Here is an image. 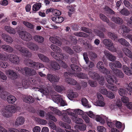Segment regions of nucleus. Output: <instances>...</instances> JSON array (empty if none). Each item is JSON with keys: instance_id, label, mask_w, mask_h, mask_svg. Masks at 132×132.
Returning a JSON list of instances; mask_svg holds the SVG:
<instances>
[{"instance_id": "nucleus-1", "label": "nucleus", "mask_w": 132, "mask_h": 132, "mask_svg": "<svg viewBox=\"0 0 132 132\" xmlns=\"http://www.w3.org/2000/svg\"><path fill=\"white\" fill-rule=\"evenodd\" d=\"M32 83L34 85L39 86V88L36 87H33L32 88V89L35 91H39L43 95H50L51 96L53 101L57 104L60 103L61 106H64L66 105V103L63 100L62 96L60 95H56L55 92L54 91L50 92V93L47 89L45 88L43 85H40V82L39 81L34 80L31 79Z\"/></svg>"}, {"instance_id": "nucleus-2", "label": "nucleus", "mask_w": 132, "mask_h": 132, "mask_svg": "<svg viewBox=\"0 0 132 132\" xmlns=\"http://www.w3.org/2000/svg\"><path fill=\"white\" fill-rule=\"evenodd\" d=\"M21 110L20 107L16 105H9L5 106L4 108L1 109V112L4 117L9 118L12 116V113L19 111Z\"/></svg>"}, {"instance_id": "nucleus-3", "label": "nucleus", "mask_w": 132, "mask_h": 132, "mask_svg": "<svg viewBox=\"0 0 132 132\" xmlns=\"http://www.w3.org/2000/svg\"><path fill=\"white\" fill-rule=\"evenodd\" d=\"M50 47L53 51L56 53V54L54 52H51V55L53 57L57 60H61L64 59L63 55L60 54L61 52V50L59 47L54 44H52L50 46Z\"/></svg>"}, {"instance_id": "nucleus-4", "label": "nucleus", "mask_w": 132, "mask_h": 132, "mask_svg": "<svg viewBox=\"0 0 132 132\" xmlns=\"http://www.w3.org/2000/svg\"><path fill=\"white\" fill-rule=\"evenodd\" d=\"M97 119V121H99L100 123L102 124L105 123V121L107 122V124L108 126L110 128L113 127L114 125V123L115 122L113 123L111 122V120L109 119L107 117H106L103 115L101 116L98 117Z\"/></svg>"}, {"instance_id": "nucleus-5", "label": "nucleus", "mask_w": 132, "mask_h": 132, "mask_svg": "<svg viewBox=\"0 0 132 132\" xmlns=\"http://www.w3.org/2000/svg\"><path fill=\"white\" fill-rule=\"evenodd\" d=\"M25 62L27 65L37 69L44 67L43 64L41 63L33 62L30 59L25 60Z\"/></svg>"}, {"instance_id": "nucleus-6", "label": "nucleus", "mask_w": 132, "mask_h": 132, "mask_svg": "<svg viewBox=\"0 0 132 132\" xmlns=\"http://www.w3.org/2000/svg\"><path fill=\"white\" fill-rule=\"evenodd\" d=\"M103 42L104 44L107 46L109 50L113 52H116V49L114 46L113 43L111 40L105 39L103 40Z\"/></svg>"}, {"instance_id": "nucleus-7", "label": "nucleus", "mask_w": 132, "mask_h": 132, "mask_svg": "<svg viewBox=\"0 0 132 132\" xmlns=\"http://www.w3.org/2000/svg\"><path fill=\"white\" fill-rule=\"evenodd\" d=\"M19 35L22 39L27 41H29L32 39V35L29 32L25 31H20Z\"/></svg>"}, {"instance_id": "nucleus-8", "label": "nucleus", "mask_w": 132, "mask_h": 132, "mask_svg": "<svg viewBox=\"0 0 132 132\" xmlns=\"http://www.w3.org/2000/svg\"><path fill=\"white\" fill-rule=\"evenodd\" d=\"M88 74L92 79H97L100 84H103L104 82V78L102 77L99 78L100 76L98 73L95 72L93 73L92 72H89Z\"/></svg>"}, {"instance_id": "nucleus-9", "label": "nucleus", "mask_w": 132, "mask_h": 132, "mask_svg": "<svg viewBox=\"0 0 132 132\" xmlns=\"http://www.w3.org/2000/svg\"><path fill=\"white\" fill-rule=\"evenodd\" d=\"M14 47L15 48L18 50L19 52L27 54V57H29L31 56V54L28 50L26 48L22 47L20 45L18 44L15 45Z\"/></svg>"}, {"instance_id": "nucleus-10", "label": "nucleus", "mask_w": 132, "mask_h": 132, "mask_svg": "<svg viewBox=\"0 0 132 132\" xmlns=\"http://www.w3.org/2000/svg\"><path fill=\"white\" fill-rule=\"evenodd\" d=\"M7 57L9 60L13 64H17L20 62L19 57L15 54H10Z\"/></svg>"}, {"instance_id": "nucleus-11", "label": "nucleus", "mask_w": 132, "mask_h": 132, "mask_svg": "<svg viewBox=\"0 0 132 132\" xmlns=\"http://www.w3.org/2000/svg\"><path fill=\"white\" fill-rule=\"evenodd\" d=\"M30 82L28 80L23 79L22 81V83L17 82L16 84V87L18 88L23 87L25 88H27L30 85Z\"/></svg>"}, {"instance_id": "nucleus-12", "label": "nucleus", "mask_w": 132, "mask_h": 132, "mask_svg": "<svg viewBox=\"0 0 132 132\" xmlns=\"http://www.w3.org/2000/svg\"><path fill=\"white\" fill-rule=\"evenodd\" d=\"M97 67L103 73L107 75L110 73V71L104 67V64L102 62H99L97 63Z\"/></svg>"}, {"instance_id": "nucleus-13", "label": "nucleus", "mask_w": 132, "mask_h": 132, "mask_svg": "<svg viewBox=\"0 0 132 132\" xmlns=\"http://www.w3.org/2000/svg\"><path fill=\"white\" fill-rule=\"evenodd\" d=\"M56 114L59 116L62 115L63 117L62 120L68 123H70L71 122V120L70 118L67 115L66 113H62L61 111L58 110L57 109L55 113Z\"/></svg>"}, {"instance_id": "nucleus-14", "label": "nucleus", "mask_w": 132, "mask_h": 132, "mask_svg": "<svg viewBox=\"0 0 132 132\" xmlns=\"http://www.w3.org/2000/svg\"><path fill=\"white\" fill-rule=\"evenodd\" d=\"M5 73L9 78L12 79H15L17 78L18 77L16 73L13 70L11 69L6 70Z\"/></svg>"}, {"instance_id": "nucleus-15", "label": "nucleus", "mask_w": 132, "mask_h": 132, "mask_svg": "<svg viewBox=\"0 0 132 132\" xmlns=\"http://www.w3.org/2000/svg\"><path fill=\"white\" fill-rule=\"evenodd\" d=\"M47 79L51 82L54 83L58 82L59 79V77L57 76H53L50 74L47 75Z\"/></svg>"}, {"instance_id": "nucleus-16", "label": "nucleus", "mask_w": 132, "mask_h": 132, "mask_svg": "<svg viewBox=\"0 0 132 132\" xmlns=\"http://www.w3.org/2000/svg\"><path fill=\"white\" fill-rule=\"evenodd\" d=\"M69 76V73L65 72L64 74V77L66 78L65 81L68 83L73 85H75L76 83V81L73 79L67 77Z\"/></svg>"}, {"instance_id": "nucleus-17", "label": "nucleus", "mask_w": 132, "mask_h": 132, "mask_svg": "<svg viewBox=\"0 0 132 132\" xmlns=\"http://www.w3.org/2000/svg\"><path fill=\"white\" fill-rule=\"evenodd\" d=\"M1 48L4 51L11 53L13 51V48L10 46L6 44H4L1 46Z\"/></svg>"}, {"instance_id": "nucleus-18", "label": "nucleus", "mask_w": 132, "mask_h": 132, "mask_svg": "<svg viewBox=\"0 0 132 132\" xmlns=\"http://www.w3.org/2000/svg\"><path fill=\"white\" fill-rule=\"evenodd\" d=\"M2 37L4 40L7 42L11 43L13 42V39L9 35L3 34H2Z\"/></svg>"}, {"instance_id": "nucleus-19", "label": "nucleus", "mask_w": 132, "mask_h": 132, "mask_svg": "<svg viewBox=\"0 0 132 132\" xmlns=\"http://www.w3.org/2000/svg\"><path fill=\"white\" fill-rule=\"evenodd\" d=\"M24 119L23 117L22 116H19L16 120L15 124L17 126L22 125L24 123Z\"/></svg>"}, {"instance_id": "nucleus-20", "label": "nucleus", "mask_w": 132, "mask_h": 132, "mask_svg": "<svg viewBox=\"0 0 132 132\" xmlns=\"http://www.w3.org/2000/svg\"><path fill=\"white\" fill-rule=\"evenodd\" d=\"M21 73L22 74H24L27 76H30L32 75V71L29 68L26 67L21 69L20 70Z\"/></svg>"}, {"instance_id": "nucleus-21", "label": "nucleus", "mask_w": 132, "mask_h": 132, "mask_svg": "<svg viewBox=\"0 0 132 132\" xmlns=\"http://www.w3.org/2000/svg\"><path fill=\"white\" fill-rule=\"evenodd\" d=\"M105 55L107 57L108 59L111 61H113L116 59V57L112 55L111 53L107 50H105L104 52Z\"/></svg>"}, {"instance_id": "nucleus-22", "label": "nucleus", "mask_w": 132, "mask_h": 132, "mask_svg": "<svg viewBox=\"0 0 132 132\" xmlns=\"http://www.w3.org/2000/svg\"><path fill=\"white\" fill-rule=\"evenodd\" d=\"M106 79L108 83L112 84L114 82L116 84L118 82V80L116 78H114V79L112 78V75H107Z\"/></svg>"}, {"instance_id": "nucleus-23", "label": "nucleus", "mask_w": 132, "mask_h": 132, "mask_svg": "<svg viewBox=\"0 0 132 132\" xmlns=\"http://www.w3.org/2000/svg\"><path fill=\"white\" fill-rule=\"evenodd\" d=\"M4 29L6 31L11 34H15L16 32V29L10 26H5Z\"/></svg>"}, {"instance_id": "nucleus-24", "label": "nucleus", "mask_w": 132, "mask_h": 132, "mask_svg": "<svg viewBox=\"0 0 132 132\" xmlns=\"http://www.w3.org/2000/svg\"><path fill=\"white\" fill-rule=\"evenodd\" d=\"M86 113L90 118L92 119H95L96 121L98 122H99V121L97 120L98 117L101 116L103 115H95L93 112L91 111L86 112Z\"/></svg>"}, {"instance_id": "nucleus-25", "label": "nucleus", "mask_w": 132, "mask_h": 132, "mask_svg": "<svg viewBox=\"0 0 132 132\" xmlns=\"http://www.w3.org/2000/svg\"><path fill=\"white\" fill-rule=\"evenodd\" d=\"M27 47L30 49L35 51L37 50L38 48V46L34 43L29 42L27 44Z\"/></svg>"}, {"instance_id": "nucleus-26", "label": "nucleus", "mask_w": 132, "mask_h": 132, "mask_svg": "<svg viewBox=\"0 0 132 132\" xmlns=\"http://www.w3.org/2000/svg\"><path fill=\"white\" fill-rule=\"evenodd\" d=\"M24 102L28 103H32L34 101V98L31 96H25L23 99Z\"/></svg>"}, {"instance_id": "nucleus-27", "label": "nucleus", "mask_w": 132, "mask_h": 132, "mask_svg": "<svg viewBox=\"0 0 132 132\" xmlns=\"http://www.w3.org/2000/svg\"><path fill=\"white\" fill-rule=\"evenodd\" d=\"M16 98L13 96L10 95L8 96L6 101L9 103L13 104L16 101Z\"/></svg>"}, {"instance_id": "nucleus-28", "label": "nucleus", "mask_w": 132, "mask_h": 132, "mask_svg": "<svg viewBox=\"0 0 132 132\" xmlns=\"http://www.w3.org/2000/svg\"><path fill=\"white\" fill-rule=\"evenodd\" d=\"M49 39L52 43L55 44L58 46H59L61 45V42L55 37H51Z\"/></svg>"}, {"instance_id": "nucleus-29", "label": "nucleus", "mask_w": 132, "mask_h": 132, "mask_svg": "<svg viewBox=\"0 0 132 132\" xmlns=\"http://www.w3.org/2000/svg\"><path fill=\"white\" fill-rule=\"evenodd\" d=\"M34 40L38 43H42L44 41V38L40 36L36 35L34 37Z\"/></svg>"}, {"instance_id": "nucleus-30", "label": "nucleus", "mask_w": 132, "mask_h": 132, "mask_svg": "<svg viewBox=\"0 0 132 132\" xmlns=\"http://www.w3.org/2000/svg\"><path fill=\"white\" fill-rule=\"evenodd\" d=\"M126 90L123 88H120L118 90V93L121 96H123L127 95V93L129 95H131V94L128 93Z\"/></svg>"}, {"instance_id": "nucleus-31", "label": "nucleus", "mask_w": 132, "mask_h": 132, "mask_svg": "<svg viewBox=\"0 0 132 132\" xmlns=\"http://www.w3.org/2000/svg\"><path fill=\"white\" fill-rule=\"evenodd\" d=\"M38 56L40 59L44 62H48L50 61L49 59L47 57L43 54H38Z\"/></svg>"}, {"instance_id": "nucleus-32", "label": "nucleus", "mask_w": 132, "mask_h": 132, "mask_svg": "<svg viewBox=\"0 0 132 132\" xmlns=\"http://www.w3.org/2000/svg\"><path fill=\"white\" fill-rule=\"evenodd\" d=\"M123 71L127 75L130 76L132 75V70L130 69L126 65L123 66Z\"/></svg>"}, {"instance_id": "nucleus-33", "label": "nucleus", "mask_w": 132, "mask_h": 132, "mask_svg": "<svg viewBox=\"0 0 132 132\" xmlns=\"http://www.w3.org/2000/svg\"><path fill=\"white\" fill-rule=\"evenodd\" d=\"M65 112L69 115L71 116V119H72L73 117L75 116L76 114L75 113V109H67L65 111Z\"/></svg>"}, {"instance_id": "nucleus-34", "label": "nucleus", "mask_w": 132, "mask_h": 132, "mask_svg": "<svg viewBox=\"0 0 132 132\" xmlns=\"http://www.w3.org/2000/svg\"><path fill=\"white\" fill-rule=\"evenodd\" d=\"M122 29L123 30V35L125 36V37L126 38V36L125 35L124 33H128L130 31V30L128 28L126 27L125 26H122L121 27V28L119 30V32L120 33H121L122 32Z\"/></svg>"}, {"instance_id": "nucleus-35", "label": "nucleus", "mask_w": 132, "mask_h": 132, "mask_svg": "<svg viewBox=\"0 0 132 132\" xmlns=\"http://www.w3.org/2000/svg\"><path fill=\"white\" fill-rule=\"evenodd\" d=\"M112 21L118 24H121L123 23V20L122 19L119 17H113L112 18Z\"/></svg>"}, {"instance_id": "nucleus-36", "label": "nucleus", "mask_w": 132, "mask_h": 132, "mask_svg": "<svg viewBox=\"0 0 132 132\" xmlns=\"http://www.w3.org/2000/svg\"><path fill=\"white\" fill-rule=\"evenodd\" d=\"M75 7L76 6L75 5H70L67 6V9L69 11V16H70V15L74 11Z\"/></svg>"}, {"instance_id": "nucleus-37", "label": "nucleus", "mask_w": 132, "mask_h": 132, "mask_svg": "<svg viewBox=\"0 0 132 132\" xmlns=\"http://www.w3.org/2000/svg\"><path fill=\"white\" fill-rule=\"evenodd\" d=\"M75 129L78 128L81 131H84L86 129V126L84 124H82L80 125H76L74 127Z\"/></svg>"}, {"instance_id": "nucleus-38", "label": "nucleus", "mask_w": 132, "mask_h": 132, "mask_svg": "<svg viewBox=\"0 0 132 132\" xmlns=\"http://www.w3.org/2000/svg\"><path fill=\"white\" fill-rule=\"evenodd\" d=\"M72 120L78 124H81L82 123L83 120L81 118L77 117V115L73 117Z\"/></svg>"}, {"instance_id": "nucleus-39", "label": "nucleus", "mask_w": 132, "mask_h": 132, "mask_svg": "<svg viewBox=\"0 0 132 132\" xmlns=\"http://www.w3.org/2000/svg\"><path fill=\"white\" fill-rule=\"evenodd\" d=\"M34 120L42 125H45L47 123V121L45 120L37 118H35Z\"/></svg>"}, {"instance_id": "nucleus-40", "label": "nucleus", "mask_w": 132, "mask_h": 132, "mask_svg": "<svg viewBox=\"0 0 132 132\" xmlns=\"http://www.w3.org/2000/svg\"><path fill=\"white\" fill-rule=\"evenodd\" d=\"M41 6V4L40 3H36L33 5L32 10L33 11H38Z\"/></svg>"}, {"instance_id": "nucleus-41", "label": "nucleus", "mask_w": 132, "mask_h": 132, "mask_svg": "<svg viewBox=\"0 0 132 132\" xmlns=\"http://www.w3.org/2000/svg\"><path fill=\"white\" fill-rule=\"evenodd\" d=\"M118 42L120 43L123 45H125L126 46H128L129 45V44L125 39L121 38L118 40Z\"/></svg>"}, {"instance_id": "nucleus-42", "label": "nucleus", "mask_w": 132, "mask_h": 132, "mask_svg": "<svg viewBox=\"0 0 132 132\" xmlns=\"http://www.w3.org/2000/svg\"><path fill=\"white\" fill-rule=\"evenodd\" d=\"M120 13L121 14L126 16H128L130 14V11L125 8L123 9L120 11Z\"/></svg>"}, {"instance_id": "nucleus-43", "label": "nucleus", "mask_w": 132, "mask_h": 132, "mask_svg": "<svg viewBox=\"0 0 132 132\" xmlns=\"http://www.w3.org/2000/svg\"><path fill=\"white\" fill-rule=\"evenodd\" d=\"M51 65L52 68L55 70H58L60 69V66L57 62L55 61H52Z\"/></svg>"}, {"instance_id": "nucleus-44", "label": "nucleus", "mask_w": 132, "mask_h": 132, "mask_svg": "<svg viewBox=\"0 0 132 132\" xmlns=\"http://www.w3.org/2000/svg\"><path fill=\"white\" fill-rule=\"evenodd\" d=\"M1 93L0 94V97L3 100H5L8 93L6 91H4L3 89L1 91Z\"/></svg>"}, {"instance_id": "nucleus-45", "label": "nucleus", "mask_w": 132, "mask_h": 132, "mask_svg": "<svg viewBox=\"0 0 132 132\" xmlns=\"http://www.w3.org/2000/svg\"><path fill=\"white\" fill-rule=\"evenodd\" d=\"M75 75L76 76H77L79 78L85 79L87 77V75L86 74L81 73H76Z\"/></svg>"}, {"instance_id": "nucleus-46", "label": "nucleus", "mask_w": 132, "mask_h": 132, "mask_svg": "<svg viewBox=\"0 0 132 132\" xmlns=\"http://www.w3.org/2000/svg\"><path fill=\"white\" fill-rule=\"evenodd\" d=\"M123 52L127 56L130 58L132 57V53L127 48H124L123 50Z\"/></svg>"}, {"instance_id": "nucleus-47", "label": "nucleus", "mask_w": 132, "mask_h": 132, "mask_svg": "<svg viewBox=\"0 0 132 132\" xmlns=\"http://www.w3.org/2000/svg\"><path fill=\"white\" fill-rule=\"evenodd\" d=\"M100 17L102 20L108 23V25L111 26L110 23H109V20L104 15L102 14H100Z\"/></svg>"}, {"instance_id": "nucleus-48", "label": "nucleus", "mask_w": 132, "mask_h": 132, "mask_svg": "<svg viewBox=\"0 0 132 132\" xmlns=\"http://www.w3.org/2000/svg\"><path fill=\"white\" fill-rule=\"evenodd\" d=\"M115 72L114 73L117 76L120 78H123L124 77V74L120 70L117 69Z\"/></svg>"}, {"instance_id": "nucleus-49", "label": "nucleus", "mask_w": 132, "mask_h": 132, "mask_svg": "<svg viewBox=\"0 0 132 132\" xmlns=\"http://www.w3.org/2000/svg\"><path fill=\"white\" fill-rule=\"evenodd\" d=\"M53 87L55 90L59 92H61L64 89L63 87L59 85H55L53 86Z\"/></svg>"}, {"instance_id": "nucleus-50", "label": "nucleus", "mask_w": 132, "mask_h": 132, "mask_svg": "<svg viewBox=\"0 0 132 132\" xmlns=\"http://www.w3.org/2000/svg\"><path fill=\"white\" fill-rule=\"evenodd\" d=\"M23 24L26 26L27 27L31 29H32L34 28V25L31 23L25 21H23Z\"/></svg>"}, {"instance_id": "nucleus-51", "label": "nucleus", "mask_w": 132, "mask_h": 132, "mask_svg": "<svg viewBox=\"0 0 132 132\" xmlns=\"http://www.w3.org/2000/svg\"><path fill=\"white\" fill-rule=\"evenodd\" d=\"M75 35L79 37H86L87 36V34L82 32H76L74 33Z\"/></svg>"}, {"instance_id": "nucleus-52", "label": "nucleus", "mask_w": 132, "mask_h": 132, "mask_svg": "<svg viewBox=\"0 0 132 132\" xmlns=\"http://www.w3.org/2000/svg\"><path fill=\"white\" fill-rule=\"evenodd\" d=\"M108 88L110 90L116 92L118 90V88L117 87L114 85L113 84L111 85H109L108 86Z\"/></svg>"}, {"instance_id": "nucleus-53", "label": "nucleus", "mask_w": 132, "mask_h": 132, "mask_svg": "<svg viewBox=\"0 0 132 132\" xmlns=\"http://www.w3.org/2000/svg\"><path fill=\"white\" fill-rule=\"evenodd\" d=\"M108 35L109 37L115 41L117 40V37L116 35L110 32L108 33Z\"/></svg>"}, {"instance_id": "nucleus-54", "label": "nucleus", "mask_w": 132, "mask_h": 132, "mask_svg": "<svg viewBox=\"0 0 132 132\" xmlns=\"http://www.w3.org/2000/svg\"><path fill=\"white\" fill-rule=\"evenodd\" d=\"M71 67L72 69L74 71H80L81 70V69L80 67L75 64H71Z\"/></svg>"}, {"instance_id": "nucleus-55", "label": "nucleus", "mask_w": 132, "mask_h": 132, "mask_svg": "<svg viewBox=\"0 0 132 132\" xmlns=\"http://www.w3.org/2000/svg\"><path fill=\"white\" fill-rule=\"evenodd\" d=\"M106 96L109 98L111 99H113L115 97L114 94L111 91L108 92V93L106 95Z\"/></svg>"}, {"instance_id": "nucleus-56", "label": "nucleus", "mask_w": 132, "mask_h": 132, "mask_svg": "<svg viewBox=\"0 0 132 132\" xmlns=\"http://www.w3.org/2000/svg\"><path fill=\"white\" fill-rule=\"evenodd\" d=\"M100 92L102 94L106 95L108 93L107 89L104 87H102L100 88Z\"/></svg>"}, {"instance_id": "nucleus-57", "label": "nucleus", "mask_w": 132, "mask_h": 132, "mask_svg": "<svg viewBox=\"0 0 132 132\" xmlns=\"http://www.w3.org/2000/svg\"><path fill=\"white\" fill-rule=\"evenodd\" d=\"M59 124L63 127L67 129H69L71 128L70 126L65 123L60 122H59Z\"/></svg>"}, {"instance_id": "nucleus-58", "label": "nucleus", "mask_w": 132, "mask_h": 132, "mask_svg": "<svg viewBox=\"0 0 132 132\" xmlns=\"http://www.w3.org/2000/svg\"><path fill=\"white\" fill-rule=\"evenodd\" d=\"M68 96L71 98H75L77 97L78 96V95L76 92H72L68 94Z\"/></svg>"}, {"instance_id": "nucleus-59", "label": "nucleus", "mask_w": 132, "mask_h": 132, "mask_svg": "<svg viewBox=\"0 0 132 132\" xmlns=\"http://www.w3.org/2000/svg\"><path fill=\"white\" fill-rule=\"evenodd\" d=\"M97 129L98 131L100 132H105V128L103 126H99L97 127Z\"/></svg>"}, {"instance_id": "nucleus-60", "label": "nucleus", "mask_w": 132, "mask_h": 132, "mask_svg": "<svg viewBox=\"0 0 132 132\" xmlns=\"http://www.w3.org/2000/svg\"><path fill=\"white\" fill-rule=\"evenodd\" d=\"M52 13L55 16H59L61 14L60 11L56 9H53Z\"/></svg>"}, {"instance_id": "nucleus-61", "label": "nucleus", "mask_w": 132, "mask_h": 132, "mask_svg": "<svg viewBox=\"0 0 132 132\" xmlns=\"http://www.w3.org/2000/svg\"><path fill=\"white\" fill-rule=\"evenodd\" d=\"M63 49L64 50L66 51L68 53H69L70 54H72L73 53V50L69 47H65Z\"/></svg>"}, {"instance_id": "nucleus-62", "label": "nucleus", "mask_w": 132, "mask_h": 132, "mask_svg": "<svg viewBox=\"0 0 132 132\" xmlns=\"http://www.w3.org/2000/svg\"><path fill=\"white\" fill-rule=\"evenodd\" d=\"M123 3L128 8L131 7V5L130 2L127 0H125L123 1Z\"/></svg>"}, {"instance_id": "nucleus-63", "label": "nucleus", "mask_w": 132, "mask_h": 132, "mask_svg": "<svg viewBox=\"0 0 132 132\" xmlns=\"http://www.w3.org/2000/svg\"><path fill=\"white\" fill-rule=\"evenodd\" d=\"M109 66L111 69L114 71H116L117 69L116 68L115 64L114 63H109Z\"/></svg>"}, {"instance_id": "nucleus-64", "label": "nucleus", "mask_w": 132, "mask_h": 132, "mask_svg": "<svg viewBox=\"0 0 132 132\" xmlns=\"http://www.w3.org/2000/svg\"><path fill=\"white\" fill-rule=\"evenodd\" d=\"M47 116L49 119L52 120L55 122H56L57 121V119L51 115L50 113L47 115Z\"/></svg>"}]
</instances>
